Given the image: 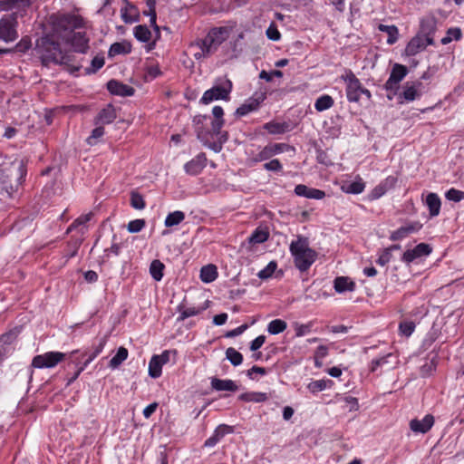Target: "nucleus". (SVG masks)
<instances>
[{
	"label": "nucleus",
	"mask_w": 464,
	"mask_h": 464,
	"mask_svg": "<svg viewBox=\"0 0 464 464\" xmlns=\"http://www.w3.org/2000/svg\"><path fill=\"white\" fill-rule=\"evenodd\" d=\"M60 40L53 33H50L37 41L36 49L42 55L43 63H67L68 58L63 53Z\"/></svg>",
	"instance_id": "obj_1"
},
{
	"label": "nucleus",
	"mask_w": 464,
	"mask_h": 464,
	"mask_svg": "<svg viewBox=\"0 0 464 464\" xmlns=\"http://www.w3.org/2000/svg\"><path fill=\"white\" fill-rule=\"evenodd\" d=\"M52 24L51 33L61 41L69 42L74 30L83 26V20L79 15L64 14L52 16Z\"/></svg>",
	"instance_id": "obj_2"
},
{
	"label": "nucleus",
	"mask_w": 464,
	"mask_h": 464,
	"mask_svg": "<svg viewBox=\"0 0 464 464\" xmlns=\"http://www.w3.org/2000/svg\"><path fill=\"white\" fill-rule=\"evenodd\" d=\"M290 252L294 256L295 266L304 272L314 264L316 259V252L309 247L307 238L298 237L297 240L290 244Z\"/></svg>",
	"instance_id": "obj_3"
},
{
	"label": "nucleus",
	"mask_w": 464,
	"mask_h": 464,
	"mask_svg": "<svg viewBox=\"0 0 464 464\" xmlns=\"http://www.w3.org/2000/svg\"><path fill=\"white\" fill-rule=\"evenodd\" d=\"M227 37L228 30L226 27H214L204 38L199 39L203 60L214 54Z\"/></svg>",
	"instance_id": "obj_4"
},
{
	"label": "nucleus",
	"mask_w": 464,
	"mask_h": 464,
	"mask_svg": "<svg viewBox=\"0 0 464 464\" xmlns=\"http://www.w3.org/2000/svg\"><path fill=\"white\" fill-rule=\"evenodd\" d=\"M232 91V82L230 80L226 79L220 84L214 85L212 88L207 90L200 99L203 104H208L213 101L229 99V94Z\"/></svg>",
	"instance_id": "obj_5"
},
{
	"label": "nucleus",
	"mask_w": 464,
	"mask_h": 464,
	"mask_svg": "<svg viewBox=\"0 0 464 464\" xmlns=\"http://www.w3.org/2000/svg\"><path fill=\"white\" fill-rule=\"evenodd\" d=\"M65 358V354L61 352H48L44 354L36 355L32 361V366L34 368H53Z\"/></svg>",
	"instance_id": "obj_6"
},
{
	"label": "nucleus",
	"mask_w": 464,
	"mask_h": 464,
	"mask_svg": "<svg viewBox=\"0 0 464 464\" xmlns=\"http://www.w3.org/2000/svg\"><path fill=\"white\" fill-rule=\"evenodd\" d=\"M341 78L346 82V96L349 102H356L361 98V92H362V86L359 79L354 75L352 71L346 72L345 75H342Z\"/></svg>",
	"instance_id": "obj_7"
},
{
	"label": "nucleus",
	"mask_w": 464,
	"mask_h": 464,
	"mask_svg": "<svg viewBox=\"0 0 464 464\" xmlns=\"http://www.w3.org/2000/svg\"><path fill=\"white\" fill-rule=\"evenodd\" d=\"M295 151V148L285 143H270L264 147L254 158L256 162L267 160L275 155Z\"/></svg>",
	"instance_id": "obj_8"
},
{
	"label": "nucleus",
	"mask_w": 464,
	"mask_h": 464,
	"mask_svg": "<svg viewBox=\"0 0 464 464\" xmlns=\"http://www.w3.org/2000/svg\"><path fill=\"white\" fill-rule=\"evenodd\" d=\"M17 37L14 19L10 15L3 17L0 20V42L11 43L16 40Z\"/></svg>",
	"instance_id": "obj_9"
},
{
	"label": "nucleus",
	"mask_w": 464,
	"mask_h": 464,
	"mask_svg": "<svg viewBox=\"0 0 464 464\" xmlns=\"http://www.w3.org/2000/svg\"><path fill=\"white\" fill-rule=\"evenodd\" d=\"M434 44L433 37H425L419 33L412 37L405 48V53L409 56H414L420 52L426 49L428 45Z\"/></svg>",
	"instance_id": "obj_10"
},
{
	"label": "nucleus",
	"mask_w": 464,
	"mask_h": 464,
	"mask_svg": "<svg viewBox=\"0 0 464 464\" xmlns=\"http://www.w3.org/2000/svg\"><path fill=\"white\" fill-rule=\"evenodd\" d=\"M408 71L406 66L401 64H394L391 72L390 77L385 82V89L388 91H394L398 88V84L406 76Z\"/></svg>",
	"instance_id": "obj_11"
},
{
	"label": "nucleus",
	"mask_w": 464,
	"mask_h": 464,
	"mask_svg": "<svg viewBox=\"0 0 464 464\" xmlns=\"http://www.w3.org/2000/svg\"><path fill=\"white\" fill-rule=\"evenodd\" d=\"M265 99V93H256L237 109L236 114L237 116H245L252 111H256Z\"/></svg>",
	"instance_id": "obj_12"
},
{
	"label": "nucleus",
	"mask_w": 464,
	"mask_h": 464,
	"mask_svg": "<svg viewBox=\"0 0 464 464\" xmlns=\"http://www.w3.org/2000/svg\"><path fill=\"white\" fill-rule=\"evenodd\" d=\"M431 253V247L425 243L418 244L413 249L407 250L403 253L401 260L407 264L411 263L415 259L428 256Z\"/></svg>",
	"instance_id": "obj_13"
},
{
	"label": "nucleus",
	"mask_w": 464,
	"mask_h": 464,
	"mask_svg": "<svg viewBox=\"0 0 464 464\" xmlns=\"http://www.w3.org/2000/svg\"><path fill=\"white\" fill-rule=\"evenodd\" d=\"M107 89L111 94L122 97L131 96L135 92L131 86L124 84L116 80L109 81L107 82Z\"/></svg>",
	"instance_id": "obj_14"
},
{
	"label": "nucleus",
	"mask_w": 464,
	"mask_h": 464,
	"mask_svg": "<svg viewBox=\"0 0 464 464\" xmlns=\"http://www.w3.org/2000/svg\"><path fill=\"white\" fill-rule=\"evenodd\" d=\"M207 158L204 153H199L184 166L185 171L189 175H198L206 166Z\"/></svg>",
	"instance_id": "obj_15"
},
{
	"label": "nucleus",
	"mask_w": 464,
	"mask_h": 464,
	"mask_svg": "<svg viewBox=\"0 0 464 464\" xmlns=\"http://www.w3.org/2000/svg\"><path fill=\"white\" fill-rule=\"evenodd\" d=\"M433 423V416L428 414L422 420H411L410 422V427L413 432L426 433L431 429Z\"/></svg>",
	"instance_id": "obj_16"
},
{
	"label": "nucleus",
	"mask_w": 464,
	"mask_h": 464,
	"mask_svg": "<svg viewBox=\"0 0 464 464\" xmlns=\"http://www.w3.org/2000/svg\"><path fill=\"white\" fill-rule=\"evenodd\" d=\"M67 43L71 44L75 52L85 53L89 48V39L83 32L73 33Z\"/></svg>",
	"instance_id": "obj_17"
},
{
	"label": "nucleus",
	"mask_w": 464,
	"mask_h": 464,
	"mask_svg": "<svg viewBox=\"0 0 464 464\" xmlns=\"http://www.w3.org/2000/svg\"><path fill=\"white\" fill-rule=\"evenodd\" d=\"M436 28L437 19L432 15H429L421 19L419 34L427 38L433 37Z\"/></svg>",
	"instance_id": "obj_18"
},
{
	"label": "nucleus",
	"mask_w": 464,
	"mask_h": 464,
	"mask_svg": "<svg viewBox=\"0 0 464 464\" xmlns=\"http://www.w3.org/2000/svg\"><path fill=\"white\" fill-rule=\"evenodd\" d=\"M334 288L338 294L353 292L355 289V283L348 276H337L334 280Z\"/></svg>",
	"instance_id": "obj_19"
},
{
	"label": "nucleus",
	"mask_w": 464,
	"mask_h": 464,
	"mask_svg": "<svg viewBox=\"0 0 464 464\" xmlns=\"http://www.w3.org/2000/svg\"><path fill=\"white\" fill-rule=\"evenodd\" d=\"M116 111L112 105L108 104L105 108L98 113L95 123L96 124H109L116 119Z\"/></svg>",
	"instance_id": "obj_20"
},
{
	"label": "nucleus",
	"mask_w": 464,
	"mask_h": 464,
	"mask_svg": "<svg viewBox=\"0 0 464 464\" xmlns=\"http://www.w3.org/2000/svg\"><path fill=\"white\" fill-rule=\"evenodd\" d=\"M211 388L216 391H227L237 392L238 386L232 380H221L218 378H212Z\"/></svg>",
	"instance_id": "obj_21"
},
{
	"label": "nucleus",
	"mask_w": 464,
	"mask_h": 464,
	"mask_svg": "<svg viewBox=\"0 0 464 464\" xmlns=\"http://www.w3.org/2000/svg\"><path fill=\"white\" fill-rule=\"evenodd\" d=\"M420 228V226L418 223L401 227L400 228L392 233L391 239L393 241L401 240L406 237L411 233L418 231Z\"/></svg>",
	"instance_id": "obj_22"
},
{
	"label": "nucleus",
	"mask_w": 464,
	"mask_h": 464,
	"mask_svg": "<svg viewBox=\"0 0 464 464\" xmlns=\"http://www.w3.org/2000/svg\"><path fill=\"white\" fill-rule=\"evenodd\" d=\"M426 205L429 208L430 215L436 217L439 215L441 206L440 197L433 192H430L426 197Z\"/></svg>",
	"instance_id": "obj_23"
},
{
	"label": "nucleus",
	"mask_w": 464,
	"mask_h": 464,
	"mask_svg": "<svg viewBox=\"0 0 464 464\" xmlns=\"http://www.w3.org/2000/svg\"><path fill=\"white\" fill-rule=\"evenodd\" d=\"M32 47V41L29 36H24L13 49L0 47V54L9 53L13 51L24 53Z\"/></svg>",
	"instance_id": "obj_24"
},
{
	"label": "nucleus",
	"mask_w": 464,
	"mask_h": 464,
	"mask_svg": "<svg viewBox=\"0 0 464 464\" xmlns=\"http://www.w3.org/2000/svg\"><path fill=\"white\" fill-rule=\"evenodd\" d=\"M218 277V269L215 265H207L200 269V279L204 283H211Z\"/></svg>",
	"instance_id": "obj_25"
},
{
	"label": "nucleus",
	"mask_w": 464,
	"mask_h": 464,
	"mask_svg": "<svg viewBox=\"0 0 464 464\" xmlns=\"http://www.w3.org/2000/svg\"><path fill=\"white\" fill-rule=\"evenodd\" d=\"M378 29L381 32H384L388 34L387 44L392 45L395 44L399 39V30L396 25H386L380 24Z\"/></svg>",
	"instance_id": "obj_26"
},
{
	"label": "nucleus",
	"mask_w": 464,
	"mask_h": 464,
	"mask_svg": "<svg viewBox=\"0 0 464 464\" xmlns=\"http://www.w3.org/2000/svg\"><path fill=\"white\" fill-rule=\"evenodd\" d=\"M238 399L243 401H247V402H250V401H252V402H263V401H267L268 396L265 392H245V393L240 394Z\"/></svg>",
	"instance_id": "obj_27"
},
{
	"label": "nucleus",
	"mask_w": 464,
	"mask_h": 464,
	"mask_svg": "<svg viewBox=\"0 0 464 464\" xmlns=\"http://www.w3.org/2000/svg\"><path fill=\"white\" fill-rule=\"evenodd\" d=\"M264 129L270 134H283L289 130V125L286 122L270 121L264 125Z\"/></svg>",
	"instance_id": "obj_28"
},
{
	"label": "nucleus",
	"mask_w": 464,
	"mask_h": 464,
	"mask_svg": "<svg viewBox=\"0 0 464 464\" xmlns=\"http://www.w3.org/2000/svg\"><path fill=\"white\" fill-rule=\"evenodd\" d=\"M421 82L413 83L411 85H409L407 83L404 87V91L401 93V96L407 101V102H412L416 98L420 96V92H418V87L421 86Z\"/></svg>",
	"instance_id": "obj_29"
},
{
	"label": "nucleus",
	"mask_w": 464,
	"mask_h": 464,
	"mask_svg": "<svg viewBox=\"0 0 464 464\" xmlns=\"http://www.w3.org/2000/svg\"><path fill=\"white\" fill-rule=\"evenodd\" d=\"M129 352L125 347H120L116 354L111 359L109 367L111 369L118 368L127 358Z\"/></svg>",
	"instance_id": "obj_30"
},
{
	"label": "nucleus",
	"mask_w": 464,
	"mask_h": 464,
	"mask_svg": "<svg viewBox=\"0 0 464 464\" xmlns=\"http://www.w3.org/2000/svg\"><path fill=\"white\" fill-rule=\"evenodd\" d=\"M130 53V45L127 43H114L111 45L108 55L114 57L119 54H126Z\"/></svg>",
	"instance_id": "obj_31"
},
{
	"label": "nucleus",
	"mask_w": 464,
	"mask_h": 464,
	"mask_svg": "<svg viewBox=\"0 0 464 464\" xmlns=\"http://www.w3.org/2000/svg\"><path fill=\"white\" fill-rule=\"evenodd\" d=\"M164 268L165 266L161 261L158 259L153 260L150 266V273L152 278L156 281H160L163 277Z\"/></svg>",
	"instance_id": "obj_32"
},
{
	"label": "nucleus",
	"mask_w": 464,
	"mask_h": 464,
	"mask_svg": "<svg viewBox=\"0 0 464 464\" xmlns=\"http://www.w3.org/2000/svg\"><path fill=\"white\" fill-rule=\"evenodd\" d=\"M269 237V232L266 229L256 228L248 237L250 244H261L266 242Z\"/></svg>",
	"instance_id": "obj_33"
},
{
	"label": "nucleus",
	"mask_w": 464,
	"mask_h": 464,
	"mask_svg": "<svg viewBox=\"0 0 464 464\" xmlns=\"http://www.w3.org/2000/svg\"><path fill=\"white\" fill-rule=\"evenodd\" d=\"M135 38L141 43H148L151 37V32L147 25L140 24L134 28Z\"/></svg>",
	"instance_id": "obj_34"
},
{
	"label": "nucleus",
	"mask_w": 464,
	"mask_h": 464,
	"mask_svg": "<svg viewBox=\"0 0 464 464\" xmlns=\"http://www.w3.org/2000/svg\"><path fill=\"white\" fill-rule=\"evenodd\" d=\"M334 103V99L330 95L324 94L315 101L314 108L317 111H324L330 109Z\"/></svg>",
	"instance_id": "obj_35"
},
{
	"label": "nucleus",
	"mask_w": 464,
	"mask_h": 464,
	"mask_svg": "<svg viewBox=\"0 0 464 464\" xmlns=\"http://www.w3.org/2000/svg\"><path fill=\"white\" fill-rule=\"evenodd\" d=\"M185 218V214L182 211L177 210L169 213L165 219V226L167 227H170L173 226H177L181 223Z\"/></svg>",
	"instance_id": "obj_36"
},
{
	"label": "nucleus",
	"mask_w": 464,
	"mask_h": 464,
	"mask_svg": "<svg viewBox=\"0 0 464 464\" xmlns=\"http://www.w3.org/2000/svg\"><path fill=\"white\" fill-rule=\"evenodd\" d=\"M162 366L159 358L153 355L149 362V375L151 378H159L161 375Z\"/></svg>",
	"instance_id": "obj_37"
},
{
	"label": "nucleus",
	"mask_w": 464,
	"mask_h": 464,
	"mask_svg": "<svg viewBox=\"0 0 464 464\" xmlns=\"http://www.w3.org/2000/svg\"><path fill=\"white\" fill-rule=\"evenodd\" d=\"M287 327V324L285 321L281 319H275L271 321L267 325V332L270 334H278L283 333Z\"/></svg>",
	"instance_id": "obj_38"
},
{
	"label": "nucleus",
	"mask_w": 464,
	"mask_h": 464,
	"mask_svg": "<svg viewBox=\"0 0 464 464\" xmlns=\"http://www.w3.org/2000/svg\"><path fill=\"white\" fill-rule=\"evenodd\" d=\"M226 358L233 366H238L243 362L242 354L233 347H229L226 351Z\"/></svg>",
	"instance_id": "obj_39"
},
{
	"label": "nucleus",
	"mask_w": 464,
	"mask_h": 464,
	"mask_svg": "<svg viewBox=\"0 0 464 464\" xmlns=\"http://www.w3.org/2000/svg\"><path fill=\"white\" fill-rule=\"evenodd\" d=\"M332 382L331 381H325V380H316V381H313L311 382L308 385H307V388L308 390L313 392V393H316V392H319L321 391H324L327 388V384Z\"/></svg>",
	"instance_id": "obj_40"
},
{
	"label": "nucleus",
	"mask_w": 464,
	"mask_h": 464,
	"mask_svg": "<svg viewBox=\"0 0 464 464\" xmlns=\"http://www.w3.org/2000/svg\"><path fill=\"white\" fill-rule=\"evenodd\" d=\"M130 206L135 209H143L145 208V201L143 197L136 191H131Z\"/></svg>",
	"instance_id": "obj_41"
},
{
	"label": "nucleus",
	"mask_w": 464,
	"mask_h": 464,
	"mask_svg": "<svg viewBox=\"0 0 464 464\" xmlns=\"http://www.w3.org/2000/svg\"><path fill=\"white\" fill-rule=\"evenodd\" d=\"M104 65V58L102 56H95L91 63V66L85 69L87 74L95 73Z\"/></svg>",
	"instance_id": "obj_42"
},
{
	"label": "nucleus",
	"mask_w": 464,
	"mask_h": 464,
	"mask_svg": "<svg viewBox=\"0 0 464 464\" xmlns=\"http://www.w3.org/2000/svg\"><path fill=\"white\" fill-rule=\"evenodd\" d=\"M189 53L194 57L197 61L203 60V53L200 51L199 39H197L195 42L190 43L188 48Z\"/></svg>",
	"instance_id": "obj_43"
},
{
	"label": "nucleus",
	"mask_w": 464,
	"mask_h": 464,
	"mask_svg": "<svg viewBox=\"0 0 464 464\" xmlns=\"http://www.w3.org/2000/svg\"><path fill=\"white\" fill-rule=\"evenodd\" d=\"M276 267V263L275 261H271L265 268L258 272L257 276L261 279H267L274 274Z\"/></svg>",
	"instance_id": "obj_44"
},
{
	"label": "nucleus",
	"mask_w": 464,
	"mask_h": 464,
	"mask_svg": "<svg viewBox=\"0 0 464 464\" xmlns=\"http://www.w3.org/2000/svg\"><path fill=\"white\" fill-rule=\"evenodd\" d=\"M445 197L448 200L459 202L464 198V191H460L456 188H450L446 192Z\"/></svg>",
	"instance_id": "obj_45"
},
{
	"label": "nucleus",
	"mask_w": 464,
	"mask_h": 464,
	"mask_svg": "<svg viewBox=\"0 0 464 464\" xmlns=\"http://www.w3.org/2000/svg\"><path fill=\"white\" fill-rule=\"evenodd\" d=\"M145 227L144 219H134L128 223L127 228L130 233H138Z\"/></svg>",
	"instance_id": "obj_46"
},
{
	"label": "nucleus",
	"mask_w": 464,
	"mask_h": 464,
	"mask_svg": "<svg viewBox=\"0 0 464 464\" xmlns=\"http://www.w3.org/2000/svg\"><path fill=\"white\" fill-rule=\"evenodd\" d=\"M104 134V128L102 126H98L92 130V134L87 139V142L89 145H94L96 143V140L102 137Z\"/></svg>",
	"instance_id": "obj_47"
},
{
	"label": "nucleus",
	"mask_w": 464,
	"mask_h": 464,
	"mask_svg": "<svg viewBox=\"0 0 464 464\" xmlns=\"http://www.w3.org/2000/svg\"><path fill=\"white\" fill-rule=\"evenodd\" d=\"M364 183L362 181H353L346 188V192L352 194H360L364 190Z\"/></svg>",
	"instance_id": "obj_48"
},
{
	"label": "nucleus",
	"mask_w": 464,
	"mask_h": 464,
	"mask_svg": "<svg viewBox=\"0 0 464 464\" xmlns=\"http://www.w3.org/2000/svg\"><path fill=\"white\" fill-rule=\"evenodd\" d=\"M124 6L121 8V18L125 23H132L133 19L128 15V12L130 9H133L134 6L128 1V0H122Z\"/></svg>",
	"instance_id": "obj_49"
},
{
	"label": "nucleus",
	"mask_w": 464,
	"mask_h": 464,
	"mask_svg": "<svg viewBox=\"0 0 464 464\" xmlns=\"http://www.w3.org/2000/svg\"><path fill=\"white\" fill-rule=\"evenodd\" d=\"M92 217V212L87 213L85 215H82L77 219H75L73 221V223L68 227L67 232L72 231L74 227H76L78 226H81V225H83V224L87 223L88 221L91 220Z\"/></svg>",
	"instance_id": "obj_50"
},
{
	"label": "nucleus",
	"mask_w": 464,
	"mask_h": 464,
	"mask_svg": "<svg viewBox=\"0 0 464 464\" xmlns=\"http://www.w3.org/2000/svg\"><path fill=\"white\" fill-rule=\"evenodd\" d=\"M415 329V324L412 322H402L399 325V330L401 334L410 336Z\"/></svg>",
	"instance_id": "obj_51"
},
{
	"label": "nucleus",
	"mask_w": 464,
	"mask_h": 464,
	"mask_svg": "<svg viewBox=\"0 0 464 464\" xmlns=\"http://www.w3.org/2000/svg\"><path fill=\"white\" fill-rule=\"evenodd\" d=\"M224 125L223 119H214L211 122V134L215 136H221L224 132H221V129Z\"/></svg>",
	"instance_id": "obj_52"
},
{
	"label": "nucleus",
	"mask_w": 464,
	"mask_h": 464,
	"mask_svg": "<svg viewBox=\"0 0 464 464\" xmlns=\"http://www.w3.org/2000/svg\"><path fill=\"white\" fill-rule=\"evenodd\" d=\"M294 327L297 337L304 336L311 331V324H300L295 323Z\"/></svg>",
	"instance_id": "obj_53"
},
{
	"label": "nucleus",
	"mask_w": 464,
	"mask_h": 464,
	"mask_svg": "<svg viewBox=\"0 0 464 464\" xmlns=\"http://www.w3.org/2000/svg\"><path fill=\"white\" fill-rule=\"evenodd\" d=\"M106 343V337L101 339L97 347H95L94 352L90 355V357L85 361L84 366H87L103 349Z\"/></svg>",
	"instance_id": "obj_54"
},
{
	"label": "nucleus",
	"mask_w": 464,
	"mask_h": 464,
	"mask_svg": "<svg viewBox=\"0 0 464 464\" xmlns=\"http://www.w3.org/2000/svg\"><path fill=\"white\" fill-rule=\"evenodd\" d=\"M264 169L268 171H281L283 167L281 162L275 159L264 164Z\"/></svg>",
	"instance_id": "obj_55"
},
{
	"label": "nucleus",
	"mask_w": 464,
	"mask_h": 464,
	"mask_svg": "<svg viewBox=\"0 0 464 464\" xmlns=\"http://www.w3.org/2000/svg\"><path fill=\"white\" fill-rule=\"evenodd\" d=\"M266 36L268 39L272 41H278L281 37V34L279 31L277 30L276 26L272 24L266 30Z\"/></svg>",
	"instance_id": "obj_56"
},
{
	"label": "nucleus",
	"mask_w": 464,
	"mask_h": 464,
	"mask_svg": "<svg viewBox=\"0 0 464 464\" xmlns=\"http://www.w3.org/2000/svg\"><path fill=\"white\" fill-rule=\"evenodd\" d=\"M392 259V253L391 249L385 248L382 253L380 255L377 264L381 266H385L387 263H389Z\"/></svg>",
	"instance_id": "obj_57"
},
{
	"label": "nucleus",
	"mask_w": 464,
	"mask_h": 464,
	"mask_svg": "<svg viewBox=\"0 0 464 464\" xmlns=\"http://www.w3.org/2000/svg\"><path fill=\"white\" fill-rule=\"evenodd\" d=\"M391 356H392V353H389L386 356H383L382 358L373 360L372 362L371 371L372 372H375L379 366H382L385 363H387L388 362V358H390Z\"/></svg>",
	"instance_id": "obj_58"
},
{
	"label": "nucleus",
	"mask_w": 464,
	"mask_h": 464,
	"mask_svg": "<svg viewBox=\"0 0 464 464\" xmlns=\"http://www.w3.org/2000/svg\"><path fill=\"white\" fill-rule=\"evenodd\" d=\"M215 432L217 433V436L222 439L226 434L233 432V428L226 424H221L217 427Z\"/></svg>",
	"instance_id": "obj_59"
},
{
	"label": "nucleus",
	"mask_w": 464,
	"mask_h": 464,
	"mask_svg": "<svg viewBox=\"0 0 464 464\" xmlns=\"http://www.w3.org/2000/svg\"><path fill=\"white\" fill-rule=\"evenodd\" d=\"M324 197H325V192L324 190L310 188L306 198H314V199H322Z\"/></svg>",
	"instance_id": "obj_60"
},
{
	"label": "nucleus",
	"mask_w": 464,
	"mask_h": 464,
	"mask_svg": "<svg viewBox=\"0 0 464 464\" xmlns=\"http://www.w3.org/2000/svg\"><path fill=\"white\" fill-rule=\"evenodd\" d=\"M144 14H147V15H150V25L154 28L156 33L159 34H160V27L156 24L157 14H156V11H155L154 7H152L150 10L149 13L144 12Z\"/></svg>",
	"instance_id": "obj_61"
},
{
	"label": "nucleus",
	"mask_w": 464,
	"mask_h": 464,
	"mask_svg": "<svg viewBox=\"0 0 464 464\" xmlns=\"http://www.w3.org/2000/svg\"><path fill=\"white\" fill-rule=\"evenodd\" d=\"M266 336L265 335H259L256 339H254L250 343V350L251 351H256L258 350L265 343Z\"/></svg>",
	"instance_id": "obj_62"
},
{
	"label": "nucleus",
	"mask_w": 464,
	"mask_h": 464,
	"mask_svg": "<svg viewBox=\"0 0 464 464\" xmlns=\"http://www.w3.org/2000/svg\"><path fill=\"white\" fill-rule=\"evenodd\" d=\"M246 328H247L246 324H242L231 331H228L226 334V337L231 338V337H236L237 335H240L241 334H243L246 331Z\"/></svg>",
	"instance_id": "obj_63"
},
{
	"label": "nucleus",
	"mask_w": 464,
	"mask_h": 464,
	"mask_svg": "<svg viewBox=\"0 0 464 464\" xmlns=\"http://www.w3.org/2000/svg\"><path fill=\"white\" fill-rule=\"evenodd\" d=\"M198 313H199V310L196 309L195 307L186 308L181 312L180 319L184 320L190 316H194V315L198 314Z\"/></svg>",
	"instance_id": "obj_64"
}]
</instances>
